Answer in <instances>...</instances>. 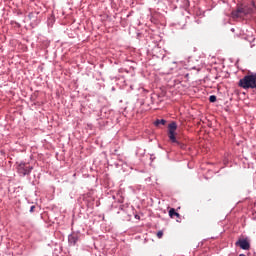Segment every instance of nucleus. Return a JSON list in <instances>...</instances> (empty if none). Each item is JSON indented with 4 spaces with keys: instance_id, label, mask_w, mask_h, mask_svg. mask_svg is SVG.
<instances>
[{
    "instance_id": "nucleus-2",
    "label": "nucleus",
    "mask_w": 256,
    "mask_h": 256,
    "mask_svg": "<svg viewBox=\"0 0 256 256\" xmlns=\"http://www.w3.org/2000/svg\"><path fill=\"white\" fill-rule=\"evenodd\" d=\"M239 86L242 88H256V74H249L240 79Z\"/></svg>"
},
{
    "instance_id": "nucleus-12",
    "label": "nucleus",
    "mask_w": 256,
    "mask_h": 256,
    "mask_svg": "<svg viewBox=\"0 0 256 256\" xmlns=\"http://www.w3.org/2000/svg\"><path fill=\"white\" fill-rule=\"evenodd\" d=\"M240 256H245V255H244V252H241Z\"/></svg>"
},
{
    "instance_id": "nucleus-4",
    "label": "nucleus",
    "mask_w": 256,
    "mask_h": 256,
    "mask_svg": "<svg viewBox=\"0 0 256 256\" xmlns=\"http://www.w3.org/2000/svg\"><path fill=\"white\" fill-rule=\"evenodd\" d=\"M168 129H169V139L171 141H177V138H176L177 123H176V121H172L171 124H169Z\"/></svg>"
},
{
    "instance_id": "nucleus-6",
    "label": "nucleus",
    "mask_w": 256,
    "mask_h": 256,
    "mask_svg": "<svg viewBox=\"0 0 256 256\" xmlns=\"http://www.w3.org/2000/svg\"><path fill=\"white\" fill-rule=\"evenodd\" d=\"M169 215H170V217H177V218L181 217L180 213L176 212L175 207L170 208Z\"/></svg>"
},
{
    "instance_id": "nucleus-13",
    "label": "nucleus",
    "mask_w": 256,
    "mask_h": 256,
    "mask_svg": "<svg viewBox=\"0 0 256 256\" xmlns=\"http://www.w3.org/2000/svg\"><path fill=\"white\" fill-rule=\"evenodd\" d=\"M189 77V74H186V78H188Z\"/></svg>"
},
{
    "instance_id": "nucleus-9",
    "label": "nucleus",
    "mask_w": 256,
    "mask_h": 256,
    "mask_svg": "<svg viewBox=\"0 0 256 256\" xmlns=\"http://www.w3.org/2000/svg\"><path fill=\"white\" fill-rule=\"evenodd\" d=\"M209 101H211V102L217 101V96H215V95L209 96Z\"/></svg>"
},
{
    "instance_id": "nucleus-3",
    "label": "nucleus",
    "mask_w": 256,
    "mask_h": 256,
    "mask_svg": "<svg viewBox=\"0 0 256 256\" xmlns=\"http://www.w3.org/2000/svg\"><path fill=\"white\" fill-rule=\"evenodd\" d=\"M33 167L31 164H27L26 162H20L17 166V172L22 174L25 177L26 174H31Z\"/></svg>"
},
{
    "instance_id": "nucleus-10",
    "label": "nucleus",
    "mask_w": 256,
    "mask_h": 256,
    "mask_svg": "<svg viewBox=\"0 0 256 256\" xmlns=\"http://www.w3.org/2000/svg\"><path fill=\"white\" fill-rule=\"evenodd\" d=\"M163 235H164L163 230H159V231L157 232V237L161 238V237H163Z\"/></svg>"
},
{
    "instance_id": "nucleus-1",
    "label": "nucleus",
    "mask_w": 256,
    "mask_h": 256,
    "mask_svg": "<svg viewBox=\"0 0 256 256\" xmlns=\"http://www.w3.org/2000/svg\"><path fill=\"white\" fill-rule=\"evenodd\" d=\"M256 6L254 0H250V3L245 4L243 3L241 6H238L236 10H233L232 15L233 18H244L245 15H249L253 13Z\"/></svg>"
},
{
    "instance_id": "nucleus-8",
    "label": "nucleus",
    "mask_w": 256,
    "mask_h": 256,
    "mask_svg": "<svg viewBox=\"0 0 256 256\" xmlns=\"http://www.w3.org/2000/svg\"><path fill=\"white\" fill-rule=\"evenodd\" d=\"M160 124H166V119H156V121H154L155 126H159Z\"/></svg>"
},
{
    "instance_id": "nucleus-14",
    "label": "nucleus",
    "mask_w": 256,
    "mask_h": 256,
    "mask_svg": "<svg viewBox=\"0 0 256 256\" xmlns=\"http://www.w3.org/2000/svg\"><path fill=\"white\" fill-rule=\"evenodd\" d=\"M136 217L138 218V215H136Z\"/></svg>"
},
{
    "instance_id": "nucleus-11",
    "label": "nucleus",
    "mask_w": 256,
    "mask_h": 256,
    "mask_svg": "<svg viewBox=\"0 0 256 256\" xmlns=\"http://www.w3.org/2000/svg\"><path fill=\"white\" fill-rule=\"evenodd\" d=\"M35 210V205H32V207H30V212H34Z\"/></svg>"
},
{
    "instance_id": "nucleus-7",
    "label": "nucleus",
    "mask_w": 256,
    "mask_h": 256,
    "mask_svg": "<svg viewBox=\"0 0 256 256\" xmlns=\"http://www.w3.org/2000/svg\"><path fill=\"white\" fill-rule=\"evenodd\" d=\"M69 242H70L71 245H76V243L78 242L77 235H70L69 236Z\"/></svg>"
},
{
    "instance_id": "nucleus-5",
    "label": "nucleus",
    "mask_w": 256,
    "mask_h": 256,
    "mask_svg": "<svg viewBox=\"0 0 256 256\" xmlns=\"http://www.w3.org/2000/svg\"><path fill=\"white\" fill-rule=\"evenodd\" d=\"M235 245L241 247V250H250L251 244L247 239H239L235 242Z\"/></svg>"
}]
</instances>
